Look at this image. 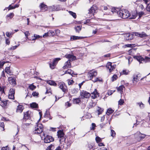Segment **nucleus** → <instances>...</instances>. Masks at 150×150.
<instances>
[{"mask_svg":"<svg viewBox=\"0 0 150 150\" xmlns=\"http://www.w3.org/2000/svg\"><path fill=\"white\" fill-rule=\"evenodd\" d=\"M119 16L122 18H127L130 16L129 13L126 10H119Z\"/></svg>","mask_w":150,"mask_h":150,"instance_id":"obj_1","label":"nucleus"},{"mask_svg":"<svg viewBox=\"0 0 150 150\" xmlns=\"http://www.w3.org/2000/svg\"><path fill=\"white\" fill-rule=\"evenodd\" d=\"M43 127L41 124L37 123L35 127L34 132L35 133L40 134L43 131Z\"/></svg>","mask_w":150,"mask_h":150,"instance_id":"obj_2","label":"nucleus"},{"mask_svg":"<svg viewBox=\"0 0 150 150\" xmlns=\"http://www.w3.org/2000/svg\"><path fill=\"white\" fill-rule=\"evenodd\" d=\"M58 86L62 91L64 93H66L67 91V87L65 83L63 82H59Z\"/></svg>","mask_w":150,"mask_h":150,"instance_id":"obj_3","label":"nucleus"},{"mask_svg":"<svg viewBox=\"0 0 150 150\" xmlns=\"http://www.w3.org/2000/svg\"><path fill=\"white\" fill-rule=\"evenodd\" d=\"M106 67L107 69H108L109 72L110 73L115 69L116 65H112V63L108 62L107 64Z\"/></svg>","mask_w":150,"mask_h":150,"instance_id":"obj_4","label":"nucleus"},{"mask_svg":"<svg viewBox=\"0 0 150 150\" xmlns=\"http://www.w3.org/2000/svg\"><path fill=\"white\" fill-rule=\"evenodd\" d=\"M64 134L63 132L59 130L57 132V135L59 138H60L59 141L61 142H64L65 141V138L64 137Z\"/></svg>","mask_w":150,"mask_h":150,"instance_id":"obj_5","label":"nucleus"},{"mask_svg":"<svg viewBox=\"0 0 150 150\" xmlns=\"http://www.w3.org/2000/svg\"><path fill=\"white\" fill-rule=\"evenodd\" d=\"M54 140V138L52 136L49 135H47L44 139V142L46 143H50Z\"/></svg>","mask_w":150,"mask_h":150,"instance_id":"obj_6","label":"nucleus"},{"mask_svg":"<svg viewBox=\"0 0 150 150\" xmlns=\"http://www.w3.org/2000/svg\"><path fill=\"white\" fill-rule=\"evenodd\" d=\"M80 95L82 98H88L90 96V94L88 92L83 91L80 93Z\"/></svg>","mask_w":150,"mask_h":150,"instance_id":"obj_7","label":"nucleus"},{"mask_svg":"<svg viewBox=\"0 0 150 150\" xmlns=\"http://www.w3.org/2000/svg\"><path fill=\"white\" fill-rule=\"evenodd\" d=\"M97 75V72L96 71L92 70L89 73L88 76L90 79H92L93 77Z\"/></svg>","mask_w":150,"mask_h":150,"instance_id":"obj_8","label":"nucleus"},{"mask_svg":"<svg viewBox=\"0 0 150 150\" xmlns=\"http://www.w3.org/2000/svg\"><path fill=\"white\" fill-rule=\"evenodd\" d=\"M49 9L50 11H57L60 9V8L59 6V5L56 6L53 5L49 7Z\"/></svg>","mask_w":150,"mask_h":150,"instance_id":"obj_9","label":"nucleus"},{"mask_svg":"<svg viewBox=\"0 0 150 150\" xmlns=\"http://www.w3.org/2000/svg\"><path fill=\"white\" fill-rule=\"evenodd\" d=\"M15 91L13 89H11L9 92L8 98L11 99H13L14 98Z\"/></svg>","mask_w":150,"mask_h":150,"instance_id":"obj_10","label":"nucleus"},{"mask_svg":"<svg viewBox=\"0 0 150 150\" xmlns=\"http://www.w3.org/2000/svg\"><path fill=\"white\" fill-rule=\"evenodd\" d=\"M134 34L135 36H138L141 38H145L147 36V35L144 32H142L141 33H139L138 32H135L134 33Z\"/></svg>","mask_w":150,"mask_h":150,"instance_id":"obj_11","label":"nucleus"},{"mask_svg":"<svg viewBox=\"0 0 150 150\" xmlns=\"http://www.w3.org/2000/svg\"><path fill=\"white\" fill-rule=\"evenodd\" d=\"M139 77H140V74L137 73L133 75V76L132 82L134 83L135 81L137 82L139 81Z\"/></svg>","mask_w":150,"mask_h":150,"instance_id":"obj_12","label":"nucleus"},{"mask_svg":"<svg viewBox=\"0 0 150 150\" xmlns=\"http://www.w3.org/2000/svg\"><path fill=\"white\" fill-rule=\"evenodd\" d=\"M124 37L126 40H130L134 38L133 35L130 33L125 34Z\"/></svg>","mask_w":150,"mask_h":150,"instance_id":"obj_13","label":"nucleus"},{"mask_svg":"<svg viewBox=\"0 0 150 150\" xmlns=\"http://www.w3.org/2000/svg\"><path fill=\"white\" fill-rule=\"evenodd\" d=\"M71 67V65L70 63V60H68V61L64 63V66L63 67L64 69L70 68Z\"/></svg>","mask_w":150,"mask_h":150,"instance_id":"obj_14","label":"nucleus"},{"mask_svg":"<svg viewBox=\"0 0 150 150\" xmlns=\"http://www.w3.org/2000/svg\"><path fill=\"white\" fill-rule=\"evenodd\" d=\"M65 57L66 58L69 59L70 60V61L75 60L76 59V57L73 55L69 54H67Z\"/></svg>","mask_w":150,"mask_h":150,"instance_id":"obj_15","label":"nucleus"},{"mask_svg":"<svg viewBox=\"0 0 150 150\" xmlns=\"http://www.w3.org/2000/svg\"><path fill=\"white\" fill-rule=\"evenodd\" d=\"M134 59H137L139 62L140 64L141 63H142V61H143L144 62V60L145 58L144 59L142 56H137L134 57Z\"/></svg>","mask_w":150,"mask_h":150,"instance_id":"obj_16","label":"nucleus"},{"mask_svg":"<svg viewBox=\"0 0 150 150\" xmlns=\"http://www.w3.org/2000/svg\"><path fill=\"white\" fill-rule=\"evenodd\" d=\"M39 7L40 10L42 11H45L47 10L48 9L47 5L43 4V3H41Z\"/></svg>","mask_w":150,"mask_h":150,"instance_id":"obj_17","label":"nucleus"},{"mask_svg":"<svg viewBox=\"0 0 150 150\" xmlns=\"http://www.w3.org/2000/svg\"><path fill=\"white\" fill-rule=\"evenodd\" d=\"M8 81L12 85H14L16 84V82L15 81V79L12 77H10L8 78Z\"/></svg>","mask_w":150,"mask_h":150,"instance_id":"obj_18","label":"nucleus"},{"mask_svg":"<svg viewBox=\"0 0 150 150\" xmlns=\"http://www.w3.org/2000/svg\"><path fill=\"white\" fill-rule=\"evenodd\" d=\"M97 10V8L96 6H93L89 10V13L93 14Z\"/></svg>","mask_w":150,"mask_h":150,"instance_id":"obj_19","label":"nucleus"},{"mask_svg":"<svg viewBox=\"0 0 150 150\" xmlns=\"http://www.w3.org/2000/svg\"><path fill=\"white\" fill-rule=\"evenodd\" d=\"M23 108V106L21 105H19L17 107V108L16 109V112L21 113L22 112Z\"/></svg>","mask_w":150,"mask_h":150,"instance_id":"obj_20","label":"nucleus"},{"mask_svg":"<svg viewBox=\"0 0 150 150\" xmlns=\"http://www.w3.org/2000/svg\"><path fill=\"white\" fill-rule=\"evenodd\" d=\"M47 83L50 85L54 86H56L57 85V83L53 80H47Z\"/></svg>","mask_w":150,"mask_h":150,"instance_id":"obj_21","label":"nucleus"},{"mask_svg":"<svg viewBox=\"0 0 150 150\" xmlns=\"http://www.w3.org/2000/svg\"><path fill=\"white\" fill-rule=\"evenodd\" d=\"M29 111H28L25 113H24L23 118L25 119H28L30 117V115L29 113Z\"/></svg>","mask_w":150,"mask_h":150,"instance_id":"obj_22","label":"nucleus"},{"mask_svg":"<svg viewBox=\"0 0 150 150\" xmlns=\"http://www.w3.org/2000/svg\"><path fill=\"white\" fill-rule=\"evenodd\" d=\"M73 101L74 103L78 104L81 102V100L79 98H76L73 99Z\"/></svg>","mask_w":150,"mask_h":150,"instance_id":"obj_23","label":"nucleus"},{"mask_svg":"<svg viewBox=\"0 0 150 150\" xmlns=\"http://www.w3.org/2000/svg\"><path fill=\"white\" fill-rule=\"evenodd\" d=\"M125 88L124 86L123 85H121L117 88V90L118 91H120L121 93H122L123 92V88Z\"/></svg>","mask_w":150,"mask_h":150,"instance_id":"obj_24","label":"nucleus"},{"mask_svg":"<svg viewBox=\"0 0 150 150\" xmlns=\"http://www.w3.org/2000/svg\"><path fill=\"white\" fill-rule=\"evenodd\" d=\"M91 94H93L95 97H97L99 96V93L97 92L96 89H95L94 91L91 93Z\"/></svg>","mask_w":150,"mask_h":150,"instance_id":"obj_25","label":"nucleus"},{"mask_svg":"<svg viewBox=\"0 0 150 150\" xmlns=\"http://www.w3.org/2000/svg\"><path fill=\"white\" fill-rule=\"evenodd\" d=\"M75 30L76 32L79 33L81 30V27L79 26H77L76 27H75Z\"/></svg>","mask_w":150,"mask_h":150,"instance_id":"obj_26","label":"nucleus"},{"mask_svg":"<svg viewBox=\"0 0 150 150\" xmlns=\"http://www.w3.org/2000/svg\"><path fill=\"white\" fill-rule=\"evenodd\" d=\"M42 36L39 35L34 34L33 36V38H32V40H34L36 39L39 38H42Z\"/></svg>","mask_w":150,"mask_h":150,"instance_id":"obj_27","label":"nucleus"},{"mask_svg":"<svg viewBox=\"0 0 150 150\" xmlns=\"http://www.w3.org/2000/svg\"><path fill=\"white\" fill-rule=\"evenodd\" d=\"M114 112V110L111 108H110L108 110L107 114L108 115L112 114Z\"/></svg>","mask_w":150,"mask_h":150,"instance_id":"obj_28","label":"nucleus"},{"mask_svg":"<svg viewBox=\"0 0 150 150\" xmlns=\"http://www.w3.org/2000/svg\"><path fill=\"white\" fill-rule=\"evenodd\" d=\"M50 115L49 112V111L48 110H47L45 113L44 116L45 117H47L48 118L50 117Z\"/></svg>","mask_w":150,"mask_h":150,"instance_id":"obj_29","label":"nucleus"},{"mask_svg":"<svg viewBox=\"0 0 150 150\" xmlns=\"http://www.w3.org/2000/svg\"><path fill=\"white\" fill-rule=\"evenodd\" d=\"M30 106L32 108H37L38 107V105L35 103H33L30 104Z\"/></svg>","mask_w":150,"mask_h":150,"instance_id":"obj_30","label":"nucleus"},{"mask_svg":"<svg viewBox=\"0 0 150 150\" xmlns=\"http://www.w3.org/2000/svg\"><path fill=\"white\" fill-rule=\"evenodd\" d=\"M54 146L52 144H51L47 147L46 150H52L54 149Z\"/></svg>","mask_w":150,"mask_h":150,"instance_id":"obj_31","label":"nucleus"},{"mask_svg":"<svg viewBox=\"0 0 150 150\" xmlns=\"http://www.w3.org/2000/svg\"><path fill=\"white\" fill-rule=\"evenodd\" d=\"M73 72V71L71 69H68L65 72V74H68L72 75Z\"/></svg>","mask_w":150,"mask_h":150,"instance_id":"obj_32","label":"nucleus"},{"mask_svg":"<svg viewBox=\"0 0 150 150\" xmlns=\"http://www.w3.org/2000/svg\"><path fill=\"white\" fill-rule=\"evenodd\" d=\"M137 104H138L141 109H143L144 107V105L142 102L137 103Z\"/></svg>","mask_w":150,"mask_h":150,"instance_id":"obj_33","label":"nucleus"},{"mask_svg":"<svg viewBox=\"0 0 150 150\" xmlns=\"http://www.w3.org/2000/svg\"><path fill=\"white\" fill-rule=\"evenodd\" d=\"M61 59V58H57L54 59L53 61V64L55 63L56 65L58 61Z\"/></svg>","mask_w":150,"mask_h":150,"instance_id":"obj_34","label":"nucleus"},{"mask_svg":"<svg viewBox=\"0 0 150 150\" xmlns=\"http://www.w3.org/2000/svg\"><path fill=\"white\" fill-rule=\"evenodd\" d=\"M119 9L117 8H112L111 9V11L113 13H117L119 14V11H118L117 10Z\"/></svg>","mask_w":150,"mask_h":150,"instance_id":"obj_35","label":"nucleus"},{"mask_svg":"<svg viewBox=\"0 0 150 150\" xmlns=\"http://www.w3.org/2000/svg\"><path fill=\"white\" fill-rule=\"evenodd\" d=\"M29 88L30 89L33 91L36 88V86L33 84H32L29 86Z\"/></svg>","mask_w":150,"mask_h":150,"instance_id":"obj_36","label":"nucleus"},{"mask_svg":"<svg viewBox=\"0 0 150 150\" xmlns=\"http://www.w3.org/2000/svg\"><path fill=\"white\" fill-rule=\"evenodd\" d=\"M48 32L49 36H53L55 35L54 32L52 30H50Z\"/></svg>","mask_w":150,"mask_h":150,"instance_id":"obj_37","label":"nucleus"},{"mask_svg":"<svg viewBox=\"0 0 150 150\" xmlns=\"http://www.w3.org/2000/svg\"><path fill=\"white\" fill-rule=\"evenodd\" d=\"M117 78V75L116 74H114L112 77V81H114L116 80Z\"/></svg>","mask_w":150,"mask_h":150,"instance_id":"obj_38","label":"nucleus"},{"mask_svg":"<svg viewBox=\"0 0 150 150\" xmlns=\"http://www.w3.org/2000/svg\"><path fill=\"white\" fill-rule=\"evenodd\" d=\"M69 14L71 15L74 18H76V14L71 11H69Z\"/></svg>","mask_w":150,"mask_h":150,"instance_id":"obj_39","label":"nucleus"},{"mask_svg":"<svg viewBox=\"0 0 150 150\" xmlns=\"http://www.w3.org/2000/svg\"><path fill=\"white\" fill-rule=\"evenodd\" d=\"M14 16V14L13 13H10L9 14H8L6 15L7 17H9L10 18H12Z\"/></svg>","mask_w":150,"mask_h":150,"instance_id":"obj_40","label":"nucleus"},{"mask_svg":"<svg viewBox=\"0 0 150 150\" xmlns=\"http://www.w3.org/2000/svg\"><path fill=\"white\" fill-rule=\"evenodd\" d=\"M56 65L55 63L53 64V62L50 63V67L52 69H54Z\"/></svg>","mask_w":150,"mask_h":150,"instance_id":"obj_41","label":"nucleus"},{"mask_svg":"<svg viewBox=\"0 0 150 150\" xmlns=\"http://www.w3.org/2000/svg\"><path fill=\"white\" fill-rule=\"evenodd\" d=\"M67 81L68 84L69 85L73 84L74 82L72 80H67Z\"/></svg>","mask_w":150,"mask_h":150,"instance_id":"obj_42","label":"nucleus"},{"mask_svg":"<svg viewBox=\"0 0 150 150\" xmlns=\"http://www.w3.org/2000/svg\"><path fill=\"white\" fill-rule=\"evenodd\" d=\"M110 135L112 137H114L115 135V131L112 129L111 130Z\"/></svg>","mask_w":150,"mask_h":150,"instance_id":"obj_43","label":"nucleus"},{"mask_svg":"<svg viewBox=\"0 0 150 150\" xmlns=\"http://www.w3.org/2000/svg\"><path fill=\"white\" fill-rule=\"evenodd\" d=\"M10 69L9 67H6L5 69V71L8 74L11 72L10 71Z\"/></svg>","mask_w":150,"mask_h":150,"instance_id":"obj_44","label":"nucleus"},{"mask_svg":"<svg viewBox=\"0 0 150 150\" xmlns=\"http://www.w3.org/2000/svg\"><path fill=\"white\" fill-rule=\"evenodd\" d=\"M149 62H150V57H145L144 62L146 63Z\"/></svg>","mask_w":150,"mask_h":150,"instance_id":"obj_45","label":"nucleus"},{"mask_svg":"<svg viewBox=\"0 0 150 150\" xmlns=\"http://www.w3.org/2000/svg\"><path fill=\"white\" fill-rule=\"evenodd\" d=\"M96 140L97 143H98L101 141V139L98 136L96 137Z\"/></svg>","mask_w":150,"mask_h":150,"instance_id":"obj_46","label":"nucleus"},{"mask_svg":"<svg viewBox=\"0 0 150 150\" xmlns=\"http://www.w3.org/2000/svg\"><path fill=\"white\" fill-rule=\"evenodd\" d=\"M137 16L136 15V14L133 15H131L130 14V16H129V19H135Z\"/></svg>","mask_w":150,"mask_h":150,"instance_id":"obj_47","label":"nucleus"},{"mask_svg":"<svg viewBox=\"0 0 150 150\" xmlns=\"http://www.w3.org/2000/svg\"><path fill=\"white\" fill-rule=\"evenodd\" d=\"M124 103V100L120 99L118 102V104L120 105H122Z\"/></svg>","mask_w":150,"mask_h":150,"instance_id":"obj_48","label":"nucleus"},{"mask_svg":"<svg viewBox=\"0 0 150 150\" xmlns=\"http://www.w3.org/2000/svg\"><path fill=\"white\" fill-rule=\"evenodd\" d=\"M5 87V86H3L2 87L0 86V92H1L2 93H4V92Z\"/></svg>","mask_w":150,"mask_h":150,"instance_id":"obj_49","label":"nucleus"},{"mask_svg":"<svg viewBox=\"0 0 150 150\" xmlns=\"http://www.w3.org/2000/svg\"><path fill=\"white\" fill-rule=\"evenodd\" d=\"M140 134L142 135V136H139L140 140H142L145 137L146 135L145 134H143L139 132Z\"/></svg>","mask_w":150,"mask_h":150,"instance_id":"obj_50","label":"nucleus"},{"mask_svg":"<svg viewBox=\"0 0 150 150\" xmlns=\"http://www.w3.org/2000/svg\"><path fill=\"white\" fill-rule=\"evenodd\" d=\"M144 14V13L142 11L139 12L138 13L139 18H140Z\"/></svg>","mask_w":150,"mask_h":150,"instance_id":"obj_51","label":"nucleus"},{"mask_svg":"<svg viewBox=\"0 0 150 150\" xmlns=\"http://www.w3.org/2000/svg\"><path fill=\"white\" fill-rule=\"evenodd\" d=\"M6 34L7 37H9L12 34V33L11 32L10 33L9 32H6Z\"/></svg>","mask_w":150,"mask_h":150,"instance_id":"obj_52","label":"nucleus"},{"mask_svg":"<svg viewBox=\"0 0 150 150\" xmlns=\"http://www.w3.org/2000/svg\"><path fill=\"white\" fill-rule=\"evenodd\" d=\"M6 63L5 62H1L0 61V68L3 67L4 64Z\"/></svg>","mask_w":150,"mask_h":150,"instance_id":"obj_53","label":"nucleus"},{"mask_svg":"<svg viewBox=\"0 0 150 150\" xmlns=\"http://www.w3.org/2000/svg\"><path fill=\"white\" fill-rule=\"evenodd\" d=\"M146 9L147 11L150 12V3L148 4Z\"/></svg>","mask_w":150,"mask_h":150,"instance_id":"obj_54","label":"nucleus"},{"mask_svg":"<svg viewBox=\"0 0 150 150\" xmlns=\"http://www.w3.org/2000/svg\"><path fill=\"white\" fill-rule=\"evenodd\" d=\"M0 127H2L3 129V130L4 131V125L3 122H1L0 124Z\"/></svg>","mask_w":150,"mask_h":150,"instance_id":"obj_55","label":"nucleus"},{"mask_svg":"<svg viewBox=\"0 0 150 150\" xmlns=\"http://www.w3.org/2000/svg\"><path fill=\"white\" fill-rule=\"evenodd\" d=\"M7 8L8 9V10H10L11 9H14V8L13 6H12L11 5H10Z\"/></svg>","mask_w":150,"mask_h":150,"instance_id":"obj_56","label":"nucleus"},{"mask_svg":"<svg viewBox=\"0 0 150 150\" xmlns=\"http://www.w3.org/2000/svg\"><path fill=\"white\" fill-rule=\"evenodd\" d=\"M77 36H73L71 37V40H77V38H76Z\"/></svg>","mask_w":150,"mask_h":150,"instance_id":"obj_57","label":"nucleus"},{"mask_svg":"<svg viewBox=\"0 0 150 150\" xmlns=\"http://www.w3.org/2000/svg\"><path fill=\"white\" fill-rule=\"evenodd\" d=\"M65 105L67 107H69L71 105V104L69 103V102H67L65 103Z\"/></svg>","mask_w":150,"mask_h":150,"instance_id":"obj_58","label":"nucleus"},{"mask_svg":"<svg viewBox=\"0 0 150 150\" xmlns=\"http://www.w3.org/2000/svg\"><path fill=\"white\" fill-rule=\"evenodd\" d=\"M49 36V34L48 32L47 33H45V34L43 35L42 37L43 38H45L46 37H47Z\"/></svg>","mask_w":150,"mask_h":150,"instance_id":"obj_59","label":"nucleus"},{"mask_svg":"<svg viewBox=\"0 0 150 150\" xmlns=\"http://www.w3.org/2000/svg\"><path fill=\"white\" fill-rule=\"evenodd\" d=\"M1 150H9V148L7 146L2 147Z\"/></svg>","mask_w":150,"mask_h":150,"instance_id":"obj_60","label":"nucleus"},{"mask_svg":"<svg viewBox=\"0 0 150 150\" xmlns=\"http://www.w3.org/2000/svg\"><path fill=\"white\" fill-rule=\"evenodd\" d=\"M32 94L33 96H37L38 95V93L36 92H33Z\"/></svg>","mask_w":150,"mask_h":150,"instance_id":"obj_61","label":"nucleus"},{"mask_svg":"<svg viewBox=\"0 0 150 150\" xmlns=\"http://www.w3.org/2000/svg\"><path fill=\"white\" fill-rule=\"evenodd\" d=\"M24 33L25 35V37L28 38V35H29V32L28 31H26Z\"/></svg>","mask_w":150,"mask_h":150,"instance_id":"obj_62","label":"nucleus"},{"mask_svg":"<svg viewBox=\"0 0 150 150\" xmlns=\"http://www.w3.org/2000/svg\"><path fill=\"white\" fill-rule=\"evenodd\" d=\"M92 127L91 129L94 130L95 129V127L96 126V125L94 123H92Z\"/></svg>","mask_w":150,"mask_h":150,"instance_id":"obj_63","label":"nucleus"},{"mask_svg":"<svg viewBox=\"0 0 150 150\" xmlns=\"http://www.w3.org/2000/svg\"><path fill=\"white\" fill-rule=\"evenodd\" d=\"M102 80V79H99V78H97L94 81H93L94 82L97 81H101Z\"/></svg>","mask_w":150,"mask_h":150,"instance_id":"obj_64","label":"nucleus"}]
</instances>
